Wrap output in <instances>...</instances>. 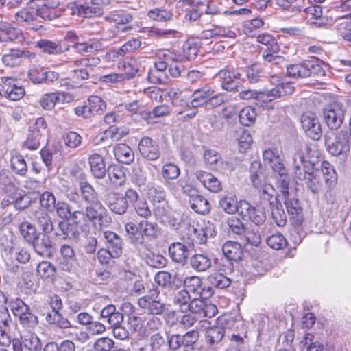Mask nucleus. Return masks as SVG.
<instances>
[{
	"instance_id": "f257e3e1",
	"label": "nucleus",
	"mask_w": 351,
	"mask_h": 351,
	"mask_svg": "<svg viewBox=\"0 0 351 351\" xmlns=\"http://www.w3.org/2000/svg\"><path fill=\"white\" fill-rule=\"evenodd\" d=\"M265 164L269 167L277 180V187L283 195H288V186L290 178L284 164V160L277 149H268L263 154Z\"/></svg>"
},
{
	"instance_id": "f03ea898",
	"label": "nucleus",
	"mask_w": 351,
	"mask_h": 351,
	"mask_svg": "<svg viewBox=\"0 0 351 351\" xmlns=\"http://www.w3.org/2000/svg\"><path fill=\"white\" fill-rule=\"evenodd\" d=\"M250 180L253 186L260 192L263 201L268 202L270 207L280 202L278 193L274 187L265 182V178L262 171V165L259 161H254L250 167Z\"/></svg>"
},
{
	"instance_id": "7ed1b4c3",
	"label": "nucleus",
	"mask_w": 351,
	"mask_h": 351,
	"mask_svg": "<svg viewBox=\"0 0 351 351\" xmlns=\"http://www.w3.org/2000/svg\"><path fill=\"white\" fill-rule=\"evenodd\" d=\"M311 148L306 146L304 152L297 150L292 156V171L295 179L303 181L315 169V163L311 160Z\"/></svg>"
},
{
	"instance_id": "20e7f679",
	"label": "nucleus",
	"mask_w": 351,
	"mask_h": 351,
	"mask_svg": "<svg viewBox=\"0 0 351 351\" xmlns=\"http://www.w3.org/2000/svg\"><path fill=\"white\" fill-rule=\"evenodd\" d=\"M328 133L325 136L327 151L334 156L347 154L351 149V136L347 130H341L335 133Z\"/></svg>"
},
{
	"instance_id": "39448f33",
	"label": "nucleus",
	"mask_w": 351,
	"mask_h": 351,
	"mask_svg": "<svg viewBox=\"0 0 351 351\" xmlns=\"http://www.w3.org/2000/svg\"><path fill=\"white\" fill-rule=\"evenodd\" d=\"M109 3L110 0H91L90 2H85L83 4L71 3L64 12H68L71 15L84 18L99 16L104 12L101 5Z\"/></svg>"
},
{
	"instance_id": "423d86ee",
	"label": "nucleus",
	"mask_w": 351,
	"mask_h": 351,
	"mask_svg": "<svg viewBox=\"0 0 351 351\" xmlns=\"http://www.w3.org/2000/svg\"><path fill=\"white\" fill-rule=\"evenodd\" d=\"M86 223H91L96 229L101 230L111 223V217L105 206L99 201L88 204L85 208Z\"/></svg>"
},
{
	"instance_id": "0eeeda50",
	"label": "nucleus",
	"mask_w": 351,
	"mask_h": 351,
	"mask_svg": "<svg viewBox=\"0 0 351 351\" xmlns=\"http://www.w3.org/2000/svg\"><path fill=\"white\" fill-rule=\"evenodd\" d=\"M160 291L157 288L149 289L147 294L138 300L139 308L146 314L161 315L167 310L166 304L159 299Z\"/></svg>"
},
{
	"instance_id": "6e6552de",
	"label": "nucleus",
	"mask_w": 351,
	"mask_h": 351,
	"mask_svg": "<svg viewBox=\"0 0 351 351\" xmlns=\"http://www.w3.org/2000/svg\"><path fill=\"white\" fill-rule=\"evenodd\" d=\"M346 109L342 104L333 102L323 109V118L330 130H337L343 123Z\"/></svg>"
},
{
	"instance_id": "1a4fd4ad",
	"label": "nucleus",
	"mask_w": 351,
	"mask_h": 351,
	"mask_svg": "<svg viewBox=\"0 0 351 351\" xmlns=\"http://www.w3.org/2000/svg\"><path fill=\"white\" fill-rule=\"evenodd\" d=\"M224 254L223 265L227 266L226 269H221L226 274H230L233 271L232 261L237 262L241 260L243 250L241 245L232 241L226 242L222 247Z\"/></svg>"
},
{
	"instance_id": "9d476101",
	"label": "nucleus",
	"mask_w": 351,
	"mask_h": 351,
	"mask_svg": "<svg viewBox=\"0 0 351 351\" xmlns=\"http://www.w3.org/2000/svg\"><path fill=\"white\" fill-rule=\"evenodd\" d=\"M300 123L306 136L313 140L320 139L322 136L321 124L315 114L309 112L303 113L301 116Z\"/></svg>"
},
{
	"instance_id": "9b49d317",
	"label": "nucleus",
	"mask_w": 351,
	"mask_h": 351,
	"mask_svg": "<svg viewBox=\"0 0 351 351\" xmlns=\"http://www.w3.org/2000/svg\"><path fill=\"white\" fill-rule=\"evenodd\" d=\"M42 348L40 338L34 333L25 335L21 339H12L13 351H40Z\"/></svg>"
},
{
	"instance_id": "f8f14e48",
	"label": "nucleus",
	"mask_w": 351,
	"mask_h": 351,
	"mask_svg": "<svg viewBox=\"0 0 351 351\" xmlns=\"http://www.w3.org/2000/svg\"><path fill=\"white\" fill-rule=\"evenodd\" d=\"M48 234L38 233L30 243L34 252L45 258H49L53 254V242Z\"/></svg>"
},
{
	"instance_id": "ddd939ff",
	"label": "nucleus",
	"mask_w": 351,
	"mask_h": 351,
	"mask_svg": "<svg viewBox=\"0 0 351 351\" xmlns=\"http://www.w3.org/2000/svg\"><path fill=\"white\" fill-rule=\"evenodd\" d=\"M104 203L109 210L117 215H123L128 208V202L121 193L110 191L104 196Z\"/></svg>"
},
{
	"instance_id": "4468645a",
	"label": "nucleus",
	"mask_w": 351,
	"mask_h": 351,
	"mask_svg": "<svg viewBox=\"0 0 351 351\" xmlns=\"http://www.w3.org/2000/svg\"><path fill=\"white\" fill-rule=\"evenodd\" d=\"M289 189V186H288V190ZM282 195L285 198L284 204L286 206L288 214L291 216L292 223L296 227L302 226L304 221V216L299 199L294 197H289V192L287 195L285 196L282 194Z\"/></svg>"
},
{
	"instance_id": "2eb2a0df",
	"label": "nucleus",
	"mask_w": 351,
	"mask_h": 351,
	"mask_svg": "<svg viewBox=\"0 0 351 351\" xmlns=\"http://www.w3.org/2000/svg\"><path fill=\"white\" fill-rule=\"evenodd\" d=\"M204 158L206 164L210 169L221 172L233 170V167L230 166L231 160L223 161L220 154L215 150H205Z\"/></svg>"
},
{
	"instance_id": "dca6fc26",
	"label": "nucleus",
	"mask_w": 351,
	"mask_h": 351,
	"mask_svg": "<svg viewBox=\"0 0 351 351\" xmlns=\"http://www.w3.org/2000/svg\"><path fill=\"white\" fill-rule=\"evenodd\" d=\"M1 82H3V88L2 96L12 101H18L25 95L24 88L18 85L13 77H2Z\"/></svg>"
},
{
	"instance_id": "f3484780",
	"label": "nucleus",
	"mask_w": 351,
	"mask_h": 351,
	"mask_svg": "<svg viewBox=\"0 0 351 351\" xmlns=\"http://www.w3.org/2000/svg\"><path fill=\"white\" fill-rule=\"evenodd\" d=\"M1 82H3V88L2 96L12 101H18L25 95L24 88L18 85L13 77H2Z\"/></svg>"
},
{
	"instance_id": "a211bd4d",
	"label": "nucleus",
	"mask_w": 351,
	"mask_h": 351,
	"mask_svg": "<svg viewBox=\"0 0 351 351\" xmlns=\"http://www.w3.org/2000/svg\"><path fill=\"white\" fill-rule=\"evenodd\" d=\"M138 150L147 160H155L159 158L160 149L156 142L149 137L143 138L138 143Z\"/></svg>"
},
{
	"instance_id": "6ab92c4d",
	"label": "nucleus",
	"mask_w": 351,
	"mask_h": 351,
	"mask_svg": "<svg viewBox=\"0 0 351 351\" xmlns=\"http://www.w3.org/2000/svg\"><path fill=\"white\" fill-rule=\"evenodd\" d=\"M168 252L172 261L184 265L188 260L189 249L181 242H173L169 245Z\"/></svg>"
},
{
	"instance_id": "aec40b11",
	"label": "nucleus",
	"mask_w": 351,
	"mask_h": 351,
	"mask_svg": "<svg viewBox=\"0 0 351 351\" xmlns=\"http://www.w3.org/2000/svg\"><path fill=\"white\" fill-rule=\"evenodd\" d=\"M320 178H323L326 193H330L337 184L338 176L334 167L326 161H323L319 170Z\"/></svg>"
},
{
	"instance_id": "412c9836",
	"label": "nucleus",
	"mask_w": 351,
	"mask_h": 351,
	"mask_svg": "<svg viewBox=\"0 0 351 351\" xmlns=\"http://www.w3.org/2000/svg\"><path fill=\"white\" fill-rule=\"evenodd\" d=\"M53 231L55 236L60 239H75L80 234L77 227L66 221H60L58 226L53 227Z\"/></svg>"
},
{
	"instance_id": "4be33fe9",
	"label": "nucleus",
	"mask_w": 351,
	"mask_h": 351,
	"mask_svg": "<svg viewBox=\"0 0 351 351\" xmlns=\"http://www.w3.org/2000/svg\"><path fill=\"white\" fill-rule=\"evenodd\" d=\"M196 178L206 189L212 193H219L222 190L221 182L210 173L197 171L196 172Z\"/></svg>"
},
{
	"instance_id": "5701e85b",
	"label": "nucleus",
	"mask_w": 351,
	"mask_h": 351,
	"mask_svg": "<svg viewBox=\"0 0 351 351\" xmlns=\"http://www.w3.org/2000/svg\"><path fill=\"white\" fill-rule=\"evenodd\" d=\"M36 47L44 53L48 55H59L64 51H69L71 46L68 45L63 48L60 41L54 42L47 39H40L36 43Z\"/></svg>"
},
{
	"instance_id": "b1692460",
	"label": "nucleus",
	"mask_w": 351,
	"mask_h": 351,
	"mask_svg": "<svg viewBox=\"0 0 351 351\" xmlns=\"http://www.w3.org/2000/svg\"><path fill=\"white\" fill-rule=\"evenodd\" d=\"M215 93L214 89L209 86H204L196 89L192 94L191 106L193 108H197L204 104H208L210 96Z\"/></svg>"
},
{
	"instance_id": "393cba45",
	"label": "nucleus",
	"mask_w": 351,
	"mask_h": 351,
	"mask_svg": "<svg viewBox=\"0 0 351 351\" xmlns=\"http://www.w3.org/2000/svg\"><path fill=\"white\" fill-rule=\"evenodd\" d=\"M36 10H38V18L49 21L58 19L62 16L63 11L61 9H57L58 3L53 2L50 5L47 4L39 5L36 3Z\"/></svg>"
},
{
	"instance_id": "a878e982",
	"label": "nucleus",
	"mask_w": 351,
	"mask_h": 351,
	"mask_svg": "<svg viewBox=\"0 0 351 351\" xmlns=\"http://www.w3.org/2000/svg\"><path fill=\"white\" fill-rule=\"evenodd\" d=\"M153 213L158 221L166 226H174L176 224V219L171 216L167 202L154 204Z\"/></svg>"
},
{
	"instance_id": "bb28decb",
	"label": "nucleus",
	"mask_w": 351,
	"mask_h": 351,
	"mask_svg": "<svg viewBox=\"0 0 351 351\" xmlns=\"http://www.w3.org/2000/svg\"><path fill=\"white\" fill-rule=\"evenodd\" d=\"M189 265L197 272H204L212 266L210 257L206 254L196 253L189 258Z\"/></svg>"
},
{
	"instance_id": "cd10ccee",
	"label": "nucleus",
	"mask_w": 351,
	"mask_h": 351,
	"mask_svg": "<svg viewBox=\"0 0 351 351\" xmlns=\"http://www.w3.org/2000/svg\"><path fill=\"white\" fill-rule=\"evenodd\" d=\"M104 237L106 239L107 248L111 250L114 258H118L122 254L123 241L121 237L116 233L111 231L104 232Z\"/></svg>"
},
{
	"instance_id": "c85d7f7f",
	"label": "nucleus",
	"mask_w": 351,
	"mask_h": 351,
	"mask_svg": "<svg viewBox=\"0 0 351 351\" xmlns=\"http://www.w3.org/2000/svg\"><path fill=\"white\" fill-rule=\"evenodd\" d=\"M10 322L11 319L8 309L5 308L3 311H0V346L3 347H8L12 344V340L7 332Z\"/></svg>"
},
{
	"instance_id": "c756f323",
	"label": "nucleus",
	"mask_w": 351,
	"mask_h": 351,
	"mask_svg": "<svg viewBox=\"0 0 351 351\" xmlns=\"http://www.w3.org/2000/svg\"><path fill=\"white\" fill-rule=\"evenodd\" d=\"M27 6L18 11L14 16L18 23H27L35 21L38 19V10H36V1L27 4Z\"/></svg>"
},
{
	"instance_id": "7c9ffc66",
	"label": "nucleus",
	"mask_w": 351,
	"mask_h": 351,
	"mask_svg": "<svg viewBox=\"0 0 351 351\" xmlns=\"http://www.w3.org/2000/svg\"><path fill=\"white\" fill-rule=\"evenodd\" d=\"M113 152L116 159L121 163L129 165L134 160V153L132 148L124 143L114 145Z\"/></svg>"
},
{
	"instance_id": "2f4dec72",
	"label": "nucleus",
	"mask_w": 351,
	"mask_h": 351,
	"mask_svg": "<svg viewBox=\"0 0 351 351\" xmlns=\"http://www.w3.org/2000/svg\"><path fill=\"white\" fill-rule=\"evenodd\" d=\"M33 218L38 227L45 233H50L53 230V223L49 215L44 210L38 209L34 212Z\"/></svg>"
},
{
	"instance_id": "473e14b6",
	"label": "nucleus",
	"mask_w": 351,
	"mask_h": 351,
	"mask_svg": "<svg viewBox=\"0 0 351 351\" xmlns=\"http://www.w3.org/2000/svg\"><path fill=\"white\" fill-rule=\"evenodd\" d=\"M226 331L221 326H213L208 328L206 330L205 337L206 342L210 345L217 344L223 339V342H226L228 339Z\"/></svg>"
},
{
	"instance_id": "72a5a7b5",
	"label": "nucleus",
	"mask_w": 351,
	"mask_h": 351,
	"mask_svg": "<svg viewBox=\"0 0 351 351\" xmlns=\"http://www.w3.org/2000/svg\"><path fill=\"white\" fill-rule=\"evenodd\" d=\"M100 317L111 325H117L123 322V315L117 311V308L113 304H109L102 308L100 312Z\"/></svg>"
},
{
	"instance_id": "f704fd0d",
	"label": "nucleus",
	"mask_w": 351,
	"mask_h": 351,
	"mask_svg": "<svg viewBox=\"0 0 351 351\" xmlns=\"http://www.w3.org/2000/svg\"><path fill=\"white\" fill-rule=\"evenodd\" d=\"M71 47L81 55L92 53L104 49L103 44L98 40H89L86 42H80L79 40L75 45H71Z\"/></svg>"
},
{
	"instance_id": "c9c22d12",
	"label": "nucleus",
	"mask_w": 351,
	"mask_h": 351,
	"mask_svg": "<svg viewBox=\"0 0 351 351\" xmlns=\"http://www.w3.org/2000/svg\"><path fill=\"white\" fill-rule=\"evenodd\" d=\"M90 168L93 176L98 179L105 177L106 169L102 157L97 154H91L88 158Z\"/></svg>"
},
{
	"instance_id": "e433bc0d",
	"label": "nucleus",
	"mask_w": 351,
	"mask_h": 351,
	"mask_svg": "<svg viewBox=\"0 0 351 351\" xmlns=\"http://www.w3.org/2000/svg\"><path fill=\"white\" fill-rule=\"evenodd\" d=\"M216 76L219 77L222 89L229 91H238L240 83L232 78L229 69L220 70Z\"/></svg>"
},
{
	"instance_id": "4c0bfd02",
	"label": "nucleus",
	"mask_w": 351,
	"mask_h": 351,
	"mask_svg": "<svg viewBox=\"0 0 351 351\" xmlns=\"http://www.w3.org/2000/svg\"><path fill=\"white\" fill-rule=\"evenodd\" d=\"M303 181L304 185L314 195L319 193L323 189V183L318 169H316Z\"/></svg>"
},
{
	"instance_id": "58836bf2",
	"label": "nucleus",
	"mask_w": 351,
	"mask_h": 351,
	"mask_svg": "<svg viewBox=\"0 0 351 351\" xmlns=\"http://www.w3.org/2000/svg\"><path fill=\"white\" fill-rule=\"evenodd\" d=\"M295 87L291 82H281L270 90H267L268 101H272L278 97L291 95Z\"/></svg>"
},
{
	"instance_id": "ea45409f",
	"label": "nucleus",
	"mask_w": 351,
	"mask_h": 351,
	"mask_svg": "<svg viewBox=\"0 0 351 351\" xmlns=\"http://www.w3.org/2000/svg\"><path fill=\"white\" fill-rule=\"evenodd\" d=\"M125 230L130 243L136 246L143 245V239L140 233L139 223L136 225L134 222H128L125 225Z\"/></svg>"
},
{
	"instance_id": "a19ab883",
	"label": "nucleus",
	"mask_w": 351,
	"mask_h": 351,
	"mask_svg": "<svg viewBox=\"0 0 351 351\" xmlns=\"http://www.w3.org/2000/svg\"><path fill=\"white\" fill-rule=\"evenodd\" d=\"M64 95L62 93H51L45 94L40 99L41 106L45 110L52 109L56 104L69 102L64 101Z\"/></svg>"
},
{
	"instance_id": "79ce46f5",
	"label": "nucleus",
	"mask_w": 351,
	"mask_h": 351,
	"mask_svg": "<svg viewBox=\"0 0 351 351\" xmlns=\"http://www.w3.org/2000/svg\"><path fill=\"white\" fill-rule=\"evenodd\" d=\"M140 233L145 244V237L149 240L156 239L158 237V226L156 223L150 222L147 220H141L139 222Z\"/></svg>"
},
{
	"instance_id": "37998d69",
	"label": "nucleus",
	"mask_w": 351,
	"mask_h": 351,
	"mask_svg": "<svg viewBox=\"0 0 351 351\" xmlns=\"http://www.w3.org/2000/svg\"><path fill=\"white\" fill-rule=\"evenodd\" d=\"M45 320L49 324L55 325L61 329H68L72 327V324L68 319L64 317L59 311L47 313Z\"/></svg>"
},
{
	"instance_id": "c03bdc74",
	"label": "nucleus",
	"mask_w": 351,
	"mask_h": 351,
	"mask_svg": "<svg viewBox=\"0 0 351 351\" xmlns=\"http://www.w3.org/2000/svg\"><path fill=\"white\" fill-rule=\"evenodd\" d=\"M287 74L289 77L294 78H304L311 76V72L307 66V61L301 64H290L287 66Z\"/></svg>"
},
{
	"instance_id": "a18cd8bd",
	"label": "nucleus",
	"mask_w": 351,
	"mask_h": 351,
	"mask_svg": "<svg viewBox=\"0 0 351 351\" xmlns=\"http://www.w3.org/2000/svg\"><path fill=\"white\" fill-rule=\"evenodd\" d=\"M0 190L7 194L14 195L17 187L14 182L13 177L7 171L0 172Z\"/></svg>"
},
{
	"instance_id": "49530a36",
	"label": "nucleus",
	"mask_w": 351,
	"mask_h": 351,
	"mask_svg": "<svg viewBox=\"0 0 351 351\" xmlns=\"http://www.w3.org/2000/svg\"><path fill=\"white\" fill-rule=\"evenodd\" d=\"M191 208L197 213L201 215L207 214L210 209V205L208 201L202 195L197 194L193 199H189Z\"/></svg>"
},
{
	"instance_id": "de8ad7c7",
	"label": "nucleus",
	"mask_w": 351,
	"mask_h": 351,
	"mask_svg": "<svg viewBox=\"0 0 351 351\" xmlns=\"http://www.w3.org/2000/svg\"><path fill=\"white\" fill-rule=\"evenodd\" d=\"M80 189L82 199L88 204L99 201L97 192L89 183L86 182H80Z\"/></svg>"
},
{
	"instance_id": "09e8293b",
	"label": "nucleus",
	"mask_w": 351,
	"mask_h": 351,
	"mask_svg": "<svg viewBox=\"0 0 351 351\" xmlns=\"http://www.w3.org/2000/svg\"><path fill=\"white\" fill-rule=\"evenodd\" d=\"M43 351H75L74 343L69 340H64L60 343L56 341L47 342L43 348Z\"/></svg>"
},
{
	"instance_id": "8fccbe9b",
	"label": "nucleus",
	"mask_w": 351,
	"mask_h": 351,
	"mask_svg": "<svg viewBox=\"0 0 351 351\" xmlns=\"http://www.w3.org/2000/svg\"><path fill=\"white\" fill-rule=\"evenodd\" d=\"M211 286L218 289H225L231 284V280L221 272H216L208 276Z\"/></svg>"
},
{
	"instance_id": "3c124183",
	"label": "nucleus",
	"mask_w": 351,
	"mask_h": 351,
	"mask_svg": "<svg viewBox=\"0 0 351 351\" xmlns=\"http://www.w3.org/2000/svg\"><path fill=\"white\" fill-rule=\"evenodd\" d=\"M3 63L8 67L18 66L21 64V49H12L2 56Z\"/></svg>"
},
{
	"instance_id": "603ef678",
	"label": "nucleus",
	"mask_w": 351,
	"mask_h": 351,
	"mask_svg": "<svg viewBox=\"0 0 351 351\" xmlns=\"http://www.w3.org/2000/svg\"><path fill=\"white\" fill-rule=\"evenodd\" d=\"M273 220L277 226L283 227L287 223V215L281 202H278L270 207Z\"/></svg>"
},
{
	"instance_id": "864d4df0",
	"label": "nucleus",
	"mask_w": 351,
	"mask_h": 351,
	"mask_svg": "<svg viewBox=\"0 0 351 351\" xmlns=\"http://www.w3.org/2000/svg\"><path fill=\"white\" fill-rule=\"evenodd\" d=\"M106 20L117 24H128L133 19V16L125 11H117L109 14L105 17Z\"/></svg>"
},
{
	"instance_id": "5fc2aeb1",
	"label": "nucleus",
	"mask_w": 351,
	"mask_h": 351,
	"mask_svg": "<svg viewBox=\"0 0 351 351\" xmlns=\"http://www.w3.org/2000/svg\"><path fill=\"white\" fill-rule=\"evenodd\" d=\"M256 41L264 45L267 46L266 50L270 52L278 53L280 51V46L276 42L275 38L270 34H261L256 37Z\"/></svg>"
},
{
	"instance_id": "6e6d98bb",
	"label": "nucleus",
	"mask_w": 351,
	"mask_h": 351,
	"mask_svg": "<svg viewBox=\"0 0 351 351\" xmlns=\"http://www.w3.org/2000/svg\"><path fill=\"white\" fill-rule=\"evenodd\" d=\"M57 203L56 197L51 191H45L40 196V204L45 211H55Z\"/></svg>"
},
{
	"instance_id": "4d7b16f0",
	"label": "nucleus",
	"mask_w": 351,
	"mask_h": 351,
	"mask_svg": "<svg viewBox=\"0 0 351 351\" xmlns=\"http://www.w3.org/2000/svg\"><path fill=\"white\" fill-rule=\"evenodd\" d=\"M256 117V110L251 106L243 108L239 114V122L245 126L251 125L255 121Z\"/></svg>"
},
{
	"instance_id": "13d9d810",
	"label": "nucleus",
	"mask_w": 351,
	"mask_h": 351,
	"mask_svg": "<svg viewBox=\"0 0 351 351\" xmlns=\"http://www.w3.org/2000/svg\"><path fill=\"white\" fill-rule=\"evenodd\" d=\"M184 286L186 288L185 290L195 294L196 296L202 291V279L198 276L186 278L184 280Z\"/></svg>"
},
{
	"instance_id": "bf43d9fd",
	"label": "nucleus",
	"mask_w": 351,
	"mask_h": 351,
	"mask_svg": "<svg viewBox=\"0 0 351 351\" xmlns=\"http://www.w3.org/2000/svg\"><path fill=\"white\" fill-rule=\"evenodd\" d=\"M167 95L173 106L192 108L191 106V101L189 102L187 97L179 90H176L174 89H171L167 93Z\"/></svg>"
},
{
	"instance_id": "052dcab7",
	"label": "nucleus",
	"mask_w": 351,
	"mask_h": 351,
	"mask_svg": "<svg viewBox=\"0 0 351 351\" xmlns=\"http://www.w3.org/2000/svg\"><path fill=\"white\" fill-rule=\"evenodd\" d=\"M237 199L234 196H222L219 202L220 208L228 214H234L237 209Z\"/></svg>"
},
{
	"instance_id": "680f3d73",
	"label": "nucleus",
	"mask_w": 351,
	"mask_h": 351,
	"mask_svg": "<svg viewBox=\"0 0 351 351\" xmlns=\"http://www.w3.org/2000/svg\"><path fill=\"white\" fill-rule=\"evenodd\" d=\"M68 220H71L75 226L80 225L82 221L86 223L85 209L80 204H73V209Z\"/></svg>"
},
{
	"instance_id": "e2e57ef3",
	"label": "nucleus",
	"mask_w": 351,
	"mask_h": 351,
	"mask_svg": "<svg viewBox=\"0 0 351 351\" xmlns=\"http://www.w3.org/2000/svg\"><path fill=\"white\" fill-rule=\"evenodd\" d=\"M147 16L152 19L159 22H167L171 20L173 13L166 9L155 8L147 12Z\"/></svg>"
},
{
	"instance_id": "0e129e2a",
	"label": "nucleus",
	"mask_w": 351,
	"mask_h": 351,
	"mask_svg": "<svg viewBox=\"0 0 351 351\" xmlns=\"http://www.w3.org/2000/svg\"><path fill=\"white\" fill-rule=\"evenodd\" d=\"M108 175L111 182L115 186H121L125 180V175L123 171L117 166H112L108 168Z\"/></svg>"
},
{
	"instance_id": "69168bd1",
	"label": "nucleus",
	"mask_w": 351,
	"mask_h": 351,
	"mask_svg": "<svg viewBox=\"0 0 351 351\" xmlns=\"http://www.w3.org/2000/svg\"><path fill=\"white\" fill-rule=\"evenodd\" d=\"M12 170L20 176H25L27 171V165L22 155L17 154L11 158Z\"/></svg>"
},
{
	"instance_id": "338daca9",
	"label": "nucleus",
	"mask_w": 351,
	"mask_h": 351,
	"mask_svg": "<svg viewBox=\"0 0 351 351\" xmlns=\"http://www.w3.org/2000/svg\"><path fill=\"white\" fill-rule=\"evenodd\" d=\"M263 25V20L259 18L246 21L243 25V32L248 36H254L255 35L256 30L262 27Z\"/></svg>"
},
{
	"instance_id": "774afa93",
	"label": "nucleus",
	"mask_w": 351,
	"mask_h": 351,
	"mask_svg": "<svg viewBox=\"0 0 351 351\" xmlns=\"http://www.w3.org/2000/svg\"><path fill=\"white\" fill-rule=\"evenodd\" d=\"M56 271L55 266L49 261H42L37 265V272L43 278H53Z\"/></svg>"
}]
</instances>
